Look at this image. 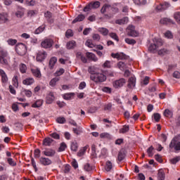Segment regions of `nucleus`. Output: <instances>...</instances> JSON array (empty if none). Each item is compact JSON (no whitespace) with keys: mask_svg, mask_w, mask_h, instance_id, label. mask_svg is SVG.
I'll list each match as a JSON object with an SVG mask.
<instances>
[{"mask_svg":"<svg viewBox=\"0 0 180 180\" xmlns=\"http://www.w3.org/2000/svg\"><path fill=\"white\" fill-rule=\"evenodd\" d=\"M92 67H90L89 68V72H91V75L90 77L91 81H94L96 84H98V82H105L106 81V76L103 75V73H93Z\"/></svg>","mask_w":180,"mask_h":180,"instance_id":"f257e3e1","label":"nucleus"},{"mask_svg":"<svg viewBox=\"0 0 180 180\" xmlns=\"http://www.w3.org/2000/svg\"><path fill=\"white\" fill-rule=\"evenodd\" d=\"M153 41L154 44H151L149 46V51L152 53H155V51H157V49L162 45V39L155 38L153 39Z\"/></svg>","mask_w":180,"mask_h":180,"instance_id":"f03ea898","label":"nucleus"},{"mask_svg":"<svg viewBox=\"0 0 180 180\" xmlns=\"http://www.w3.org/2000/svg\"><path fill=\"white\" fill-rule=\"evenodd\" d=\"M15 51L19 56H25L27 51V49H26V45L20 43L16 46Z\"/></svg>","mask_w":180,"mask_h":180,"instance_id":"7ed1b4c3","label":"nucleus"},{"mask_svg":"<svg viewBox=\"0 0 180 180\" xmlns=\"http://www.w3.org/2000/svg\"><path fill=\"white\" fill-rule=\"evenodd\" d=\"M101 6L99 1L91 2L86 6L84 8V12H89L91 9H96Z\"/></svg>","mask_w":180,"mask_h":180,"instance_id":"20e7f679","label":"nucleus"},{"mask_svg":"<svg viewBox=\"0 0 180 180\" xmlns=\"http://www.w3.org/2000/svg\"><path fill=\"white\" fill-rule=\"evenodd\" d=\"M127 33L128 36H131V37H137L139 36V32L136 31V28L133 25L127 27Z\"/></svg>","mask_w":180,"mask_h":180,"instance_id":"39448f33","label":"nucleus"},{"mask_svg":"<svg viewBox=\"0 0 180 180\" xmlns=\"http://www.w3.org/2000/svg\"><path fill=\"white\" fill-rule=\"evenodd\" d=\"M8 52L6 51H1L0 52V64L3 65H8Z\"/></svg>","mask_w":180,"mask_h":180,"instance_id":"423d86ee","label":"nucleus"},{"mask_svg":"<svg viewBox=\"0 0 180 180\" xmlns=\"http://www.w3.org/2000/svg\"><path fill=\"white\" fill-rule=\"evenodd\" d=\"M169 148H174L175 151H180V141H176V138L173 139L169 143Z\"/></svg>","mask_w":180,"mask_h":180,"instance_id":"0eeeda50","label":"nucleus"},{"mask_svg":"<svg viewBox=\"0 0 180 180\" xmlns=\"http://www.w3.org/2000/svg\"><path fill=\"white\" fill-rule=\"evenodd\" d=\"M126 84V80L123 78H121L118 80H115L112 82V86L115 88V89H119V88H122Z\"/></svg>","mask_w":180,"mask_h":180,"instance_id":"6e6552de","label":"nucleus"},{"mask_svg":"<svg viewBox=\"0 0 180 180\" xmlns=\"http://www.w3.org/2000/svg\"><path fill=\"white\" fill-rule=\"evenodd\" d=\"M30 70L34 77H36V78H41V72H40V69H39L37 67L31 65Z\"/></svg>","mask_w":180,"mask_h":180,"instance_id":"1a4fd4ad","label":"nucleus"},{"mask_svg":"<svg viewBox=\"0 0 180 180\" xmlns=\"http://www.w3.org/2000/svg\"><path fill=\"white\" fill-rule=\"evenodd\" d=\"M53 41L51 39H45L44 41H41V46L44 49H50L53 46Z\"/></svg>","mask_w":180,"mask_h":180,"instance_id":"9d476101","label":"nucleus"},{"mask_svg":"<svg viewBox=\"0 0 180 180\" xmlns=\"http://www.w3.org/2000/svg\"><path fill=\"white\" fill-rule=\"evenodd\" d=\"M56 99V97L54 96V93L50 92L46 95V103L48 105H51V103H53Z\"/></svg>","mask_w":180,"mask_h":180,"instance_id":"9b49d317","label":"nucleus"},{"mask_svg":"<svg viewBox=\"0 0 180 180\" xmlns=\"http://www.w3.org/2000/svg\"><path fill=\"white\" fill-rule=\"evenodd\" d=\"M47 57V53L44 51H40L37 54V61H43Z\"/></svg>","mask_w":180,"mask_h":180,"instance_id":"f8f14e48","label":"nucleus"},{"mask_svg":"<svg viewBox=\"0 0 180 180\" xmlns=\"http://www.w3.org/2000/svg\"><path fill=\"white\" fill-rule=\"evenodd\" d=\"M108 154V150L106 148L101 149V152H98L94 155L95 157H99V158H106V155Z\"/></svg>","mask_w":180,"mask_h":180,"instance_id":"ddd939ff","label":"nucleus"},{"mask_svg":"<svg viewBox=\"0 0 180 180\" xmlns=\"http://www.w3.org/2000/svg\"><path fill=\"white\" fill-rule=\"evenodd\" d=\"M136 86V77H131L128 80V88L133 89Z\"/></svg>","mask_w":180,"mask_h":180,"instance_id":"4468645a","label":"nucleus"},{"mask_svg":"<svg viewBox=\"0 0 180 180\" xmlns=\"http://www.w3.org/2000/svg\"><path fill=\"white\" fill-rule=\"evenodd\" d=\"M111 56L112 58H117L118 60H124L126 58V55L123 53H112Z\"/></svg>","mask_w":180,"mask_h":180,"instance_id":"2eb2a0df","label":"nucleus"},{"mask_svg":"<svg viewBox=\"0 0 180 180\" xmlns=\"http://www.w3.org/2000/svg\"><path fill=\"white\" fill-rule=\"evenodd\" d=\"M0 77L1 78V82L4 84H6L8 82V75L5 72V71L2 69H0Z\"/></svg>","mask_w":180,"mask_h":180,"instance_id":"dca6fc26","label":"nucleus"},{"mask_svg":"<svg viewBox=\"0 0 180 180\" xmlns=\"http://www.w3.org/2000/svg\"><path fill=\"white\" fill-rule=\"evenodd\" d=\"M42 153L46 157H54V155H56V150L53 149H46Z\"/></svg>","mask_w":180,"mask_h":180,"instance_id":"f3484780","label":"nucleus"},{"mask_svg":"<svg viewBox=\"0 0 180 180\" xmlns=\"http://www.w3.org/2000/svg\"><path fill=\"white\" fill-rule=\"evenodd\" d=\"M40 163L42 165H51V160H50L49 158H40L39 159Z\"/></svg>","mask_w":180,"mask_h":180,"instance_id":"a211bd4d","label":"nucleus"},{"mask_svg":"<svg viewBox=\"0 0 180 180\" xmlns=\"http://www.w3.org/2000/svg\"><path fill=\"white\" fill-rule=\"evenodd\" d=\"M23 85H33L34 84V79L33 77H27L22 81Z\"/></svg>","mask_w":180,"mask_h":180,"instance_id":"6ab92c4d","label":"nucleus"},{"mask_svg":"<svg viewBox=\"0 0 180 180\" xmlns=\"http://www.w3.org/2000/svg\"><path fill=\"white\" fill-rule=\"evenodd\" d=\"M167 8H169V4L168 3H164L163 4H160L156 7L157 11H165Z\"/></svg>","mask_w":180,"mask_h":180,"instance_id":"aec40b11","label":"nucleus"},{"mask_svg":"<svg viewBox=\"0 0 180 180\" xmlns=\"http://www.w3.org/2000/svg\"><path fill=\"white\" fill-rule=\"evenodd\" d=\"M44 101L41 99L37 100L35 103L32 104V108H37L43 106Z\"/></svg>","mask_w":180,"mask_h":180,"instance_id":"412c9836","label":"nucleus"},{"mask_svg":"<svg viewBox=\"0 0 180 180\" xmlns=\"http://www.w3.org/2000/svg\"><path fill=\"white\" fill-rule=\"evenodd\" d=\"M76 46H77V42H75V41H73V40L68 41L66 44V47L68 50L75 49Z\"/></svg>","mask_w":180,"mask_h":180,"instance_id":"4be33fe9","label":"nucleus"},{"mask_svg":"<svg viewBox=\"0 0 180 180\" xmlns=\"http://www.w3.org/2000/svg\"><path fill=\"white\" fill-rule=\"evenodd\" d=\"M129 22V18L127 17H124L122 19H120V20H117L115 21V23H117V25H126V23Z\"/></svg>","mask_w":180,"mask_h":180,"instance_id":"5701e85b","label":"nucleus"},{"mask_svg":"<svg viewBox=\"0 0 180 180\" xmlns=\"http://www.w3.org/2000/svg\"><path fill=\"white\" fill-rule=\"evenodd\" d=\"M86 56L87 58H89L90 60H92V61H94V62L98 61V58L93 53L87 52L86 53Z\"/></svg>","mask_w":180,"mask_h":180,"instance_id":"b1692460","label":"nucleus"},{"mask_svg":"<svg viewBox=\"0 0 180 180\" xmlns=\"http://www.w3.org/2000/svg\"><path fill=\"white\" fill-rule=\"evenodd\" d=\"M158 180H165V172H164V170H162V169L158 170Z\"/></svg>","mask_w":180,"mask_h":180,"instance_id":"393cba45","label":"nucleus"},{"mask_svg":"<svg viewBox=\"0 0 180 180\" xmlns=\"http://www.w3.org/2000/svg\"><path fill=\"white\" fill-rule=\"evenodd\" d=\"M57 63V58L52 57L49 60V68L51 70H53L54 68V65H56V63Z\"/></svg>","mask_w":180,"mask_h":180,"instance_id":"a878e982","label":"nucleus"},{"mask_svg":"<svg viewBox=\"0 0 180 180\" xmlns=\"http://www.w3.org/2000/svg\"><path fill=\"white\" fill-rule=\"evenodd\" d=\"M8 21V14L6 13H3L0 14V22L1 23H5Z\"/></svg>","mask_w":180,"mask_h":180,"instance_id":"bb28decb","label":"nucleus"},{"mask_svg":"<svg viewBox=\"0 0 180 180\" xmlns=\"http://www.w3.org/2000/svg\"><path fill=\"white\" fill-rule=\"evenodd\" d=\"M70 150L72 151H75V153H76V151H78V143H77V141H73L71 143Z\"/></svg>","mask_w":180,"mask_h":180,"instance_id":"cd10ccee","label":"nucleus"},{"mask_svg":"<svg viewBox=\"0 0 180 180\" xmlns=\"http://www.w3.org/2000/svg\"><path fill=\"white\" fill-rule=\"evenodd\" d=\"M19 70L21 74H26V71H27V66L23 63H21L19 65Z\"/></svg>","mask_w":180,"mask_h":180,"instance_id":"c85d7f7f","label":"nucleus"},{"mask_svg":"<svg viewBox=\"0 0 180 180\" xmlns=\"http://www.w3.org/2000/svg\"><path fill=\"white\" fill-rule=\"evenodd\" d=\"M58 81H60V77L53 78L49 82L50 86H56V85H57V83L58 82Z\"/></svg>","mask_w":180,"mask_h":180,"instance_id":"c756f323","label":"nucleus"},{"mask_svg":"<svg viewBox=\"0 0 180 180\" xmlns=\"http://www.w3.org/2000/svg\"><path fill=\"white\" fill-rule=\"evenodd\" d=\"M160 22L162 25H169V23H174L172 20L169 18H162Z\"/></svg>","mask_w":180,"mask_h":180,"instance_id":"7c9ffc66","label":"nucleus"},{"mask_svg":"<svg viewBox=\"0 0 180 180\" xmlns=\"http://www.w3.org/2000/svg\"><path fill=\"white\" fill-rule=\"evenodd\" d=\"M76 57L77 58H79L82 61V63H86V58H85V56L82 55V53L77 52L76 53Z\"/></svg>","mask_w":180,"mask_h":180,"instance_id":"2f4dec72","label":"nucleus"},{"mask_svg":"<svg viewBox=\"0 0 180 180\" xmlns=\"http://www.w3.org/2000/svg\"><path fill=\"white\" fill-rule=\"evenodd\" d=\"M98 32L103 34V36H108L109 33V30L105 27L98 28Z\"/></svg>","mask_w":180,"mask_h":180,"instance_id":"473e14b6","label":"nucleus"},{"mask_svg":"<svg viewBox=\"0 0 180 180\" xmlns=\"http://www.w3.org/2000/svg\"><path fill=\"white\" fill-rule=\"evenodd\" d=\"M84 19H85V15L80 14L72 21V23H77V22H82Z\"/></svg>","mask_w":180,"mask_h":180,"instance_id":"72a5a7b5","label":"nucleus"},{"mask_svg":"<svg viewBox=\"0 0 180 180\" xmlns=\"http://www.w3.org/2000/svg\"><path fill=\"white\" fill-rule=\"evenodd\" d=\"M100 137H101V139H108V140L112 139V136L110 135V134H109L108 132H103V133H101L100 134Z\"/></svg>","mask_w":180,"mask_h":180,"instance_id":"f704fd0d","label":"nucleus"},{"mask_svg":"<svg viewBox=\"0 0 180 180\" xmlns=\"http://www.w3.org/2000/svg\"><path fill=\"white\" fill-rule=\"evenodd\" d=\"M51 143H53V139L51 138H46L43 141L44 146H51Z\"/></svg>","mask_w":180,"mask_h":180,"instance_id":"c9c22d12","label":"nucleus"},{"mask_svg":"<svg viewBox=\"0 0 180 180\" xmlns=\"http://www.w3.org/2000/svg\"><path fill=\"white\" fill-rule=\"evenodd\" d=\"M112 168H113V165L112 164V162L107 161L106 165H105V171L109 172V171H110Z\"/></svg>","mask_w":180,"mask_h":180,"instance_id":"e433bc0d","label":"nucleus"},{"mask_svg":"<svg viewBox=\"0 0 180 180\" xmlns=\"http://www.w3.org/2000/svg\"><path fill=\"white\" fill-rule=\"evenodd\" d=\"M25 5L27 6H34V5H36V0H26L25 1Z\"/></svg>","mask_w":180,"mask_h":180,"instance_id":"4c0bfd02","label":"nucleus"},{"mask_svg":"<svg viewBox=\"0 0 180 180\" xmlns=\"http://www.w3.org/2000/svg\"><path fill=\"white\" fill-rule=\"evenodd\" d=\"M73 133H75V134H77V136H79V134H81L83 131H82V128L81 127H79L78 128H73Z\"/></svg>","mask_w":180,"mask_h":180,"instance_id":"58836bf2","label":"nucleus"},{"mask_svg":"<svg viewBox=\"0 0 180 180\" xmlns=\"http://www.w3.org/2000/svg\"><path fill=\"white\" fill-rule=\"evenodd\" d=\"M7 162L11 167H16V165H17L16 162L11 158H8L7 159Z\"/></svg>","mask_w":180,"mask_h":180,"instance_id":"ea45409f","label":"nucleus"},{"mask_svg":"<svg viewBox=\"0 0 180 180\" xmlns=\"http://www.w3.org/2000/svg\"><path fill=\"white\" fill-rule=\"evenodd\" d=\"M174 18L175 19L176 22H177V23L180 25V12L179 11H176V13H174Z\"/></svg>","mask_w":180,"mask_h":180,"instance_id":"a19ab883","label":"nucleus"},{"mask_svg":"<svg viewBox=\"0 0 180 180\" xmlns=\"http://www.w3.org/2000/svg\"><path fill=\"white\" fill-rule=\"evenodd\" d=\"M147 153L148 157H153L154 155V147L152 146L147 149Z\"/></svg>","mask_w":180,"mask_h":180,"instance_id":"79ce46f5","label":"nucleus"},{"mask_svg":"<svg viewBox=\"0 0 180 180\" xmlns=\"http://www.w3.org/2000/svg\"><path fill=\"white\" fill-rule=\"evenodd\" d=\"M109 9H110V5L105 4L102 7L101 12V13H105V12H108V11H109Z\"/></svg>","mask_w":180,"mask_h":180,"instance_id":"37998d69","label":"nucleus"},{"mask_svg":"<svg viewBox=\"0 0 180 180\" xmlns=\"http://www.w3.org/2000/svg\"><path fill=\"white\" fill-rule=\"evenodd\" d=\"M25 15V9H20L15 13L17 18H22Z\"/></svg>","mask_w":180,"mask_h":180,"instance_id":"c03bdc74","label":"nucleus"},{"mask_svg":"<svg viewBox=\"0 0 180 180\" xmlns=\"http://www.w3.org/2000/svg\"><path fill=\"white\" fill-rule=\"evenodd\" d=\"M85 45L87 47H89V49H94V47H95V44H94V43H92V40H91V39H87L85 43Z\"/></svg>","mask_w":180,"mask_h":180,"instance_id":"a18cd8bd","label":"nucleus"},{"mask_svg":"<svg viewBox=\"0 0 180 180\" xmlns=\"http://www.w3.org/2000/svg\"><path fill=\"white\" fill-rule=\"evenodd\" d=\"M57 123H59L60 124H64L67 120H65V117H59L56 119Z\"/></svg>","mask_w":180,"mask_h":180,"instance_id":"49530a36","label":"nucleus"},{"mask_svg":"<svg viewBox=\"0 0 180 180\" xmlns=\"http://www.w3.org/2000/svg\"><path fill=\"white\" fill-rule=\"evenodd\" d=\"M7 43L8 46H15L18 43V40L13 39H8L7 40Z\"/></svg>","mask_w":180,"mask_h":180,"instance_id":"de8ad7c7","label":"nucleus"},{"mask_svg":"<svg viewBox=\"0 0 180 180\" xmlns=\"http://www.w3.org/2000/svg\"><path fill=\"white\" fill-rule=\"evenodd\" d=\"M65 148H67V144L63 142L60 143V146L58 148V151L61 153L62 151H65Z\"/></svg>","mask_w":180,"mask_h":180,"instance_id":"09e8293b","label":"nucleus"},{"mask_svg":"<svg viewBox=\"0 0 180 180\" xmlns=\"http://www.w3.org/2000/svg\"><path fill=\"white\" fill-rule=\"evenodd\" d=\"M72 96H74V93H68L64 94L63 99H65L66 101H70Z\"/></svg>","mask_w":180,"mask_h":180,"instance_id":"8fccbe9b","label":"nucleus"},{"mask_svg":"<svg viewBox=\"0 0 180 180\" xmlns=\"http://www.w3.org/2000/svg\"><path fill=\"white\" fill-rule=\"evenodd\" d=\"M86 151V147H84L83 148L80 149L79 151L77 153L78 157H82L84 154H85Z\"/></svg>","mask_w":180,"mask_h":180,"instance_id":"3c124183","label":"nucleus"},{"mask_svg":"<svg viewBox=\"0 0 180 180\" xmlns=\"http://www.w3.org/2000/svg\"><path fill=\"white\" fill-rule=\"evenodd\" d=\"M64 72H65V70H64L63 68H60L56 72L55 75L56 77H60V75H63Z\"/></svg>","mask_w":180,"mask_h":180,"instance_id":"603ef678","label":"nucleus"},{"mask_svg":"<svg viewBox=\"0 0 180 180\" xmlns=\"http://www.w3.org/2000/svg\"><path fill=\"white\" fill-rule=\"evenodd\" d=\"M164 116L166 117H171L172 116V111L167 109L164 112Z\"/></svg>","mask_w":180,"mask_h":180,"instance_id":"864d4df0","label":"nucleus"},{"mask_svg":"<svg viewBox=\"0 0 180 180\" xmlns=\"http://www.w3.org/2000/svg\"><path fill=\"white\" fill-rule=\"evenodd\" d=\"M117 67L118 68H120V70L123 71V70H125L126 68V64H124V63L123 62H119L117 64Z\"/></svg>","mask_w":180,"mask_h":180,"instance_id":"5fc2aeb1","label":"nucleus"},{"mask_svg":"<svg viewBox=\"0 0 180 180\" xmlns=\"http://www.w3.org/2000/svg\"><path fill=\"white\" fill-rule=\"evenodd\" d=\"M92 39L94 41H99L101 40V35L99 34H93Z\"/></svg>","mask_w":180,"mask_h":180,"instance_id":"6e6d98bb","label":"nucleus"},{"mask_svg":"<svg viewBox=\"0 0 180 180\" xmlns=\"http://www.w3.org/2000/svg\"><path fill=\"white\" fill-rule=\"evenodd\" d=\"M103 67L104 68H110V67H112V62L109 61V60H106L104 64L103 65Z\"/></svg>","mask_w":180,"mask_h":180,"instance_id":"4d7b16f0","label":"nucleus"},{"mask_svg":"<svg viewBox=\"0 0 180 180\" xmlns=\"http://www.w3.org/2000/svg\"><path fill=\"white\" fill-rule=\"evenodd\" d=\"M165 37H167V39H172L174 37V35H172V32L169 31H167L165 33Z\"/></svg>","mask_w":180,"mask_h":180,"instance_id":"13d9d810","label":"nucleus"},{"mask_svg":"<svg viewBox=\"0 0 180 180\" xmlns=\"http://www.w3.org/2000/svg\"><path fill=\"white\" fill-rule=\"evenodd\" d=\"M66 37L69 38V37H72L74 36V33L72 32V30H68L66 31V34H65Z\"/></svg>","mask_w":180,"mask_h":180,"instance_id":"bf43d9fd","label":"nucleus"},{"mask_svg":"<svg viewBox=\"0 0 180 180\" xmlns=\"http://www.w3.org/2000/svg\"><path fill=\"white\" fill-rule=\"evenodd\" d=\"M103 92H105L106 94H112V88L110 87H103L102 89Z\"/></svg>","mask_w":180,"mask_h":180,"instance_id":"052dcab7","label":"nucleus"},{"mask_svg":"<svg viewBox=\"0 0 180 180\" xmlns=\"http://www.w3.org/2000/svg\"><path fill=\"white\" fill-rule=\"evenodd\" d=\"M110 37H111V38L115 40L116 41H119V37H117L116 33H113V32L110 33Z\"/></svg>","mask_w":180,"mask_h":180,"instance_id":"680f3d73","label":"nucleus"},{"mask_svg":"<svg viewBox=\"0 0 180 180\" xmlns=\"http://www.w3.org/2000/svg\"><path fill=\"white\" fill-rule=\"evenodd\" d=\"M44 30V27H39L35 30V34H40Z\"/></svg>","mask_w":180,"mask_h":180,"instance_id":"e2e57ef3","label":"nucleus"},{"mask_svg":"<svg viewBox=\"0 0 180 180\" xmlns=\"http://www.w3.org/2000/svg\"><path fill=\"white\" fill-rule=\"evenodd\" d=\"M125 42L127 43V44H136V40L129 38L125 39Z\"/></svg>","mask_w":180,"mask_h":180,"instance_id":"0e129e2a","label":"nucleus"},{"mask_svg":"<svg viewBox=\"0 0 180 180\" xmlns=\"http://www.w3.org/2000/svg\"><path fill=\"white\" fill-rule=\"evenodd\" d=\"M179 161H180V157H176V158L170 160V162L172 164H176V162H178Z\"/></svg>","mask_w":180,"mask_h":180,"instance_id":"69168bd1","label":"nucleus"},{"mask_svg":"<svg viewBox=\"0 0 180 180\" xmlns=\"http://www.w3.org/2000/svg\"><path fill=\"white\" fill-rule=\"evenodd\" d=\"M13 82L14 86H15V88H18V86H19V84L18 83V76H15L13 78Z\"/></svg>","mask_w":180,"mask_h":180,"instance_id":"338daca9","label":"nucleus"},{"mask_svg":"<svg viewBox=\"0 0 180 180\" xmlns=\"http://www.w3.org/2000/svg\"><path fill=\"white\" fill-rule=\"evenodd\" d=\"M129 126H124L122 129L120 130V133H127L129 131Z\"/></svg>","mask_w":180,"mask_h":180,"instance_id":"774afa93","label":"nucleus"}]
</instances>
